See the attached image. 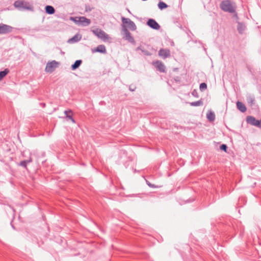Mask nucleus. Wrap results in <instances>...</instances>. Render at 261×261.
<instances>
[{
	"label": "nucleus",
	"mask_w": 261,
	"mask_h": 261,
	"mask_svg": "<svg viewBox=\"0 0 261 261\" xmlns=\"http://www.w3.org/2000/svg\"><path fill=\"white\" fill-rule=\"evenodd\" d=\"M220 9L224 12L233 13L237 10V5L231 0H223L220 4Z\"/></svg>",
	"instance_id": "1"
},
{
	"label": "nucleus",
	"mask_w": 261,
	"mask_h": 261,
	"mask_svg": "<svg viewBox=\"0 0 261 261\" xmlns=\"http://www.w3.org/2000/svg\"><path fill=\"white\" fill-rule=\"evenodd\" d=\"M14 7L19 10H33V6L28 2L24 1L18 0L14 2Z\"/></svg>",
	"instance_id": "2"
},
{
	"label": "nucleus",
	"mask_w": 261,
	"mask_h": 261,
	"mask_svg": "<svg viewBox=\"0 0 261 261\" xmlns=\"http://www.w3.org/2000/svg\"><path fill=\"white\" fill-rule=\"evenodd\" d=\"M121 21L122 22V27L123 31H124V26L127 29H128L131 31H135L137 29V27L135 23L129 18H125L124 17L122 16Z\"/></svg>",
	"instance_id": "3"
},
{
	"label": "nucleus",
	"mask_w": 261,
	"mask_h": 261,
	"mask_svg": "<svg viewBox=\"0 0 261 261\" xmlns=\"http://www.w3.org/2000/svg\"><path fill=\"white\" fill-rule=\"evenodd\" d=\"M92 32L95 36L102 40L103 42H107L110 39L109 35L100 29L97 28L93 30Z\"/></svg>",
	"instance_id": "4"
},
{
	"label": "nucleus",
	"mask_w": 261,
	"mask_h": 261,
	"mask_svg": "<svg viewBox=\"0 0 261 261\" xmlns=\"http://www.w3.org/2000/svg\"><path fill=\"white\" fill-rule=\"evenodd\" d=\"M71 19L76 23H79L83 26H88L90 24L91 21L89 19L87 18L84 16L75 17V18H71Z\"/></svg>",
	"instance_id": "5"
},
{
	"label": "nucleus",
	"mask_w": 261,
	"mask_h": 261,
	"mask_svg": "<svg viewBox=\"0 0 261 261\" xmlns=\"http://www.w3.org/2000/svg\"><path fill=\"white\" fill-rule=\"evenodd\" d=\"M13 28L10 25L0 23V34H6L12 32Z\"/></svg>",
	"instance_id": "6"
},
{
	"label": "nucleus",
	"mask_w": 261,
	"mask_h": 261,
	"mask_svg": "<svg viewBox=\"0 0 261 261\" xmlns=\"http://www.w3.org/2000/svg\"><path fill=\"white\" fill-rule=\"evenodd\" d=\"M58 64V63L55 60L47 63L45 67V71L49 73L53 72L57 67Z\"/></svg>",
	"instance_id": "7"
},
{
	"label": "nucleus",
	"mask_w": 261,
	"mask_h": 261,
	"mask_svg": "<svg viewBox=\"0 0 261 261\" xmlns=\"http://www.w3.org/2000/svg\"><path fill=\"white\" fill-rule=\"evenodd\" d=\"M152 65H153L156 67L157 70L160 72H166V67L164 64L161 61L157 60L156 61L153 62Z\"/></svg>",
	"instance_id": "8"
},
{
	"label": "nucleus",
	"mask_w": 261,
	"mask_h": 261,
	"mask_svg": "<svg viewBox=\"0 0 261 261\" xmlns=\"http://www.w3.org/2000/svg\"><path fill=\"white\" fill-rule=\"evenodd\" d=\"M146 24L150 28L155 30H159L161 28L160 24L152 18L149 19L147 21Z\"/></svg>",
	"instance_id": "9"
},
{
	"label": "nucleus",
	"mask_w": 261,
	"mask_h": 261,
	"mask_svg": "<svg viewBox=\"0 0 261 261\" xmlns=\"http://www.w3.org/2000/svg\"><path fill=\"white\" fill-rule=\"evenodd\" d=\"M159 56L163 59L170 57V50L167 48H161L159 51Z\"/></svg>",
	"instance_id": "10"
},
{
	"label": "nucleus",
	"mask_w": 261,
	"mask_h": 261,
	"mask_svg": "<svg viewBox=\"0 0 261 261\" xmlns=\"http://www.w3.org/2000/svg\"><path fill=\"white\" fill-rule=\"evenodd\" d=\"M247 121L248 123H250L254 126H259L260 122V121L255 119V117L250 116L247 117Z\"/></svg>",
	"instance_id": "11"
},
{
	"label": "nucleus",
	"mask_w": 261,
	"mask_h": 261,
	"mask_svg": "<svg viewBox=\"0 0 261 261\" xmlns=\"http://www.w3.org/2000/svg\"><path fill=\"white\" fill-rule=\"evenodd\" d=\"M123 31L124 32L125 39L130 43H135V39L132 36L131 33L129 32L128 29L126 28V27H125L124 26V31Z\"/></svg>",
	"instance_id": "12"
},
{
	"label": "nucleus",
	"mask_w": 261,
	"mask_h": 261,
	"mask_svg": "<svg viewBox=\"0 0 261 261\" xmlns=\"http://www.w3.org/2000/svg\"><path fill=\"white\" fill-rule=\"evenodd\" d=\"M92 53L98 52L102 54H106L107 50L104 45H99L96 48L92 49Z\"/></svg>",
	"instance_id": "13"
},
{
	"label": "nucleus",
	"mask_w": 261,
	"mask_h": 261,
	"mask_svg": "<svg viewBox=\"0 0 261 261\" xmlns=\"http://www.w3.org/2000/svg\"><path fill=\"white\" fill-rule=\"evenodd\" d=\"M32 162V159L31 157L29 159L23 160L18 163V165L24 167L25 169H27V165Z\"/></svg>",
	"instance_id": "14"
},
{
	"label": "nucleus",
	"mask_w": 261,
	"mask_h": 261,
	"mask_svg": "<svg viewBox=\"0 0 261 261\" xmlns=\"http://www.w3.org/2000/svg\"><path fill=\"white\" fill-rule=\"evenodd\" d=\"M237 107L241 112H245L246 111V107L244 103L239 101L237 102Z\"/></svg>",
	"instance_id": "15"
},
{
	"label": "nucleus",
	"mask_w": 261,
	"mask_h": 261,
	"mask_svg": "<svg viewBox=\"0 0 261 261\" xmlns=\"http://www.w3.org/2000/svg\"><path fill=\"white\" fill-rule=\"evenodd\" d=\"M246 29V26L242 22H238L237 30L240 34H243Z\"/></svg>",
	"instance_id": "16"
},
{
	"label": "nucleus",
	"mask_w": 261,
	"mask_h": 261,
	"mask_svg": "<svg viewBox=\"0 0 261 261\" xmlns=\"http://www.w3.org/2000/svg\"><path fill=\"white\" fill-rule=\"evenodd\" d=\"M206 118L210 122L214 121L215 119V113L212 111H209L206 114Z\"/></svg>",
	"instance_id": "17"
},
{
	"label": "nucleus",
	"mask_w": 261,
	"mask_h": 261,
	"mask_svg": "<svg viewBox=\"0 0 261 261\" xmlns=\"http://www.w3.org/2000/svg\"><path fill=\"white\" fill-rule=\"evenodd\" d=\"M45 12L48 14H53L55 12L54 8L51 6H46L45 8Z\"/></svg>",
	"instance_id": "18"
},
{
	"label": "nucleus",
	"mask_w": 261,
	"mask_h": 261,
	"mask_svg": "<svg viewBox=\"0 0 261 261\" xmlns=\"http://www.w3.org/2000/svg\"><path fill=\"white\" fill-rule=\"evenodd\" d=\"M141 50L142 53L145 56H150L151 55V53L149 51L145 49V48L142 47L141 46H138L136 49V50Z\"/></svg>",
	"instance_id": "19"
},
{
	"label": "nucleus",
	"mask_w": 261,
	"mask_h": 261,
	"mask_svg": "<svg viewBox=\"0 0 261 261\" xmlns=\"http://www.w3.org/2000/svg\"><path fill=\"white\" fill-rule=\"evenodd\" d=\"M82 60H76L73 64L71 65V69L72 70H74L79 68V67L82 64Z\"/></svg>",
	"instance_id": "20"
},
{
	"label": "nucleus",
	"mask_w": 261,
	"mask_h": 261,
	"mask_svg": "<svg viewBox=\"0 0 261 261\" xmlns=\"http://www.w3.org/2000/svg\"><path fill=\"white\" fill-rule=\"evenodd\" d=\"M246 99L250 106H252L255 103V98L253 96L249 95L247 96Z\"/></svg>",
	"instance_id": "21"
},
{
	"label": "nucleus",
	"mask_w": 261,
	"mask_h": 261,
	"mask_svg": "<svg viewBox=\"0 0 261 261\" xmlns=\"http://www.w3.org/2000/svg\"><path fill=\"white\" fill-rule=\"evenodd\" d=\"M81 37H79L78 35H76L74 36L71 38L69 39L68 40V42L69 43H74V42H77L79 41L80 40Z\"/></svg>",
	"instance_id": "22"
},
{
	"label": "nucleus",
	"mask_w": 261,
	"mask_h": 261,
	"mask_svg": "<svg viewBox=\"0 0 261 261\" xmlns=\"http://www.w3.org/2000/svg\"><path fill=\"white\" fill-rule=\"evenodd\" d=\"M203 101L201 99H200L196 101L190 102V105L192 107H198L203 105Z\"/></svg>",
	"instance_id": "23"
},
{
	"label": "nucleus",
	"mask_w": 261,
	"mask_h": 261,
	"mask_svg": "<svg viewBox=\"0 0 261 261\" xmlns=\"http://www.w3.org/2000/svg\"><path fill=\"white\" fill-rule=\"evenodd\" d=\"M9 72L8 69H5L3 71H0V81H1Z\"/></svg>",
	"instance_id": "24"
},
{
	"label": "nucleus",
	"mask_w": 261,
	"mask_h": 261,
	"mask_svg": "<svg viewBox=\"0 0 261 261\" xmlns=\"http://www.w3.org/2000/svg\"><path fill=\"white\" fill-rule=\"evenodd\" d=\"M64 114L66 115V117L68 118L69 119L71 118L72 117V112L71 110H65L64 111Z\"/></svg>",
	"instance_id": "25"
},
{
	"label": "nucleus",
	"mask_w": 261,
	"mask_h": 261,
	"mask_svg": "<svg viewBox=\"0 0 261 261\" xmlns=\"http://www.w3.org/2000/svg\"><path fill=\"white\" fill-rule=\"evenodd\" d=\"M158 7L159 9H160L161 10H163L164 9L167 8L168 5L164 2H160L158 4Z\"/></svg>",
	"instance_id": "26"
},
{
	"label": "nucleus",
	"mask_w": 261,
	"mask_h": 261,
	"mask_svg": "<svg viewBox=\"0 0 261 261\" xmlns=\"http://www.w3.org/2000/svg\"><path fill=\"white\" fill-rule=\"evenodd\" d=\"M207 89V85L205 83H202L200 84L199 89L201 91H204Z\"/></svg>",
	"instance_id": "27"
},
{
	"label": "nucleus",
	"mask_w": 261,
	"mask_h": 261,
	"mask_svg": "<svg viewBox=\"0 0 261 261\" xmlns=\"http://www.w3.org/2000/svg\"><path fill=\"white\" fill-rule=\"evenodd\" d=\"M136 89V86L135 85L132 84L130 85H129V90L130 91H132V92L135 91Z\"/></svg>",
	"instance_id": "28"
},
{
	"label": "nucleus",
	"mask_w": 261,
	"mask_h": 261,
	"mask_svg": "<svg viewBox=\"0 0 261 261\" xmlns=\"http://www.w3.org/2000/svg\"><path fill=\"white\" fill-rule=\"evenodd\" d=\"M220 149L225 152L227 151V146L225 144H222L220 146Z\"/></svg>",
	"instance_id": "29"
},
{
	"label": "nucleus",
	"mask_w": 261,
	"mask_h": 261,
	"mask_svg": "<svg viewBox=\"0 0 261 261\" xmlns=\"http://www.w3.org/2000/svg\"><path fill=\"white\" fill-rule=\"evenodd\" d=\"M149 184H148V186L150 188H158L160 187V186H156V185H155L154 184H152L151 183H149Z\"/></svg>",
	"instance_id": "30"
},
{
	"label": "nucleus",
	"mask_w": 261,
	"mask_h": 261,
	"mask_svg": "<svg viewBox=\"0 0 261 261\" xmlns=\"http://www.w3.org/2000/svg\"><path fill=\"white\" fill-rule=\"evenodd\" d=\"M192 94L194 97H198V95L197 92L195 90L193 91V92H192Z\"/></svg>",
	"instance_id": "31"
},
{
	"label": "nucleus",
	"mask_w": 261,
	"mask_h": 261,
	"mask_svg": "<svg viewBox=\"0 0 261 261\" xmlns=\"http://www.w3.org/2000/svg\"><path fill=\"white\" fill-rule=\"evenodd\" d=\"M233 14V17L237 19H239V17L238 16V14L237 13V11H236L235 13H232Z\"/></svg>",
	"instance_id": "32"
},
{
	"label": "nucleus",
	"mask_w": 261,
	"mask_h": 261,
	"mask_svg": "<svg viewBox=\"0 0 261 261\" xmlns=\"http://www.w3.org/2000/svg\"><path fill=\"white\" fill-rule=\"evenodd\" d=\"M40 105L42 106V108H45V103H41Z\"/></svg>",
	"instance_id": "33"
},
{
	"label": "nucleus",
	"mask_w": 261,
	"mask_h": 261,
	"mask_svg": "<svg viewBox=\"0 0 261 261\" xmlns=\"http://www.w3.org/2000/svg\"><path fill=\"white\" fill-rule=\"evenodd\" d=\"M70 120L73 122V123H75V121L74 120V119L73 118V117H72L70 119Z\"/></svg>",
	"instance_id": "34"
},
{
	"label": "nucleus",
	"mask_w": 261,
	"mask_h": 261,
	"mask_svg": "<svg viewBox=\"0 0 261 261\" xmlns=\"http://www.w3.org/2000/svg\"><path fill=\"white\" fill-rule=\"evenodd\" d=\"M146 184L148 186V184H149V183H150L149 181L148 180H146Z\"/></svg>",
	"instance_id": "35"
},
{
	"label": "nucleus",
	"mask_w": 261,
	"mask_h": 261,
	"mask_svg": "<svg viewBox=\"0 0 261 261\" xmlns=\"http://www.w3.org/2000/svg\"><path fill=\"white\" fill-rule=\"evenodd\" d=\"M260 122H261V119H260Z\"/></svg>",
	"instance_id": "36"
}]
</instances>
